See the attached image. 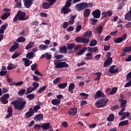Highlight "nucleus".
Listing matches in <instances>:
<instances>
[{"mask_svg":"<svg viewBox=\"0 0 131 131\" xmlns=\"http://www.w3.org/2000/svg\"><path fill=\"white\" fill-rule=\"evenodd\" d=\"M42 118H43V115H42V114H38L35 116V120H36V121H38L41 120Z\"/></svg>","mask_w":131,"mask_h":131,"instance_id":"c85d7f7f","label":"nucleus"},{"mask_svg":"<svg viewBox=\"0 0 131 131\" xmlns=\"http://www.w3.org/2000/svg\"><path fill=\"white\" fill-rule=\"evenodd\" d=\"M34 46V42L30 41L29 43L26 46V50H30Z\"/></svg>","mask_w":131,"mask_h":131,"instance_id":"7c9ffc66","label":"nucleus"},{"mask_svg":"<svg viewBox=\"0 0 131 131\" xmlns=\"http://www.w3.org/2000/svg\"><path fill=\"white\" fill-rule=\"evenodd\" d=\"M77 16V15L76 14L71 16L70 20H69V24H70V25H72L74 24V20H75V18H76Z\"/></svg>","mask_w":131,"mask_h":131,"instance_id":"6ab92c4d","label":"nucleus"},{"mask_svg":"<svg viewBox=\"0 0 131 131\" xmlns=\"http://www.w3.org/2000/svg\"><path fill=\"white\" fill-rule=\"evenodd\" d=\"M93 35V32L91 31H88L84 34V37H91Z\"/></svg>","mask_w":131,"mask_h":131,"instance_id":"f704fd0d","label":"nucleus"},{"mask_svg":"<svg viewBox=\"0 0 131 131\" xmlns=\"http://www.w3.org/2000/svg\"><path fill=\"white\" fill-rule=\"evenodd\" d=\"M48 48H49V46L45 45H40L39 46V49L41 51H46Z\"/></svg>","mask_w":131,"mask_h":131,"instance_id":"c9c22d12","label":"nucleus"},{"mask_svg":"<svg viewBox=\"0 0 131 131\" xmlns=\"http://www.w3.org/2000/svg\"><path fill=\"white\" fill-rule=\"evenodd\" d=\"M7 73H8V72L7 71H4L2 70L0 72V76H5V75H6Z\"/></svg>","mask_w":131,"mask_h":131,"instance_id":"0e129e2a","label":"nucleus"},{"mask_svg":"<svg viewBox=\"0 0 131 131\" xmlns=\"http://www.w3.org/2000/svg\"><path fill=\"white\" fill-rule=\"evenodd\" d=\"M90 14H91V9H86L84 10V12H83L84 17H89V16H90Z\"/></svg>","mask_w":131,"mask_h":131,"instance_id":"a878e982","label":"nucleus"},{"mask_svg":"<svg viewBox=\"0 0 131 131\" xmlns=\"http://www.w3.org/2000/svg\"><path fill=\"white\" fill-rule=\"evenodd\" d=\"M33 91H35V90H34V89L32 87L30 86V87L28 88L27 89L26 95H28V94H31V93L33 92Z\"/></svg>","mask_w":131,"mask_h":131,"instance_id":"e433bc0d","label":"nucleus"},{"mask_svg":"<svg viewBox=\"0 0 131 131\" xmlns=\"http://www.w3.org/2000/svg\"><path fill=\"white\" fill-rule=\"evenodd\" d=\"M105 95H104V93L103 92L101 91V90H99L96 92V94L95 95H94V97L96 99H99V98L104 97Z\"/></svg>","mask_w":131,"mask_h":131,"instance_id":"dca6fc26","label":"nucleus"},{"mask_svg":"<svg viewBox=\"0 0 131 131\" xmlns=\"http://www.w3.org/2000/svg\"><path fill=\"white\" fill-rule=\"evenodd\" d=\"M59 52L60 53H63L64 54H66V53H67V47L66 46H62L59 48Z\"/></svg>","mask_w":131,"mask_h":131,"instance_id":"c756f323","label":"nucleus"},{"mask_svg":"<svg viewBox=\"0 0 131 131\" xmlns=\"http://www.w3.org/2000/svg\"><path fill=\"white\" fill-rule=\"evenodd\" d=\"M114 41L115 43H120L123 41L122 38L121 37H119L117 38L114 39Z\"/></svg>","mask_w":131,"mask_h":131,"instance_id":"79ce46f5","label":"nucleus"},{"mask_svg":"<svg viewBox=\"0 0 131 131\" xmlns=\"http://www.w3.org/2000/svg\"><path fill=\"white\" fill-rule=\"evenodd\" d=\"M41 127L42 128H43V129L46 130V129H49V128H51L52 126L50 125V123H47L45 124H43L41 125Z\"/></svg>","mask_w":131,"mask_h":131,"instance_id":"b1692460","label":"nucleus"},{"mask_svg":"<svg viewBox=\"0 0 131 131\" xmlns=\"http://www.w3.org/2000/svg\"><path fill=\"white\" fill-rule=\"evenodd\" d=\"M0 100L2 102V103H3V104H8V99H7L6 98H4L3 97H1L0 98Z\"/></svg>","mask_w":131,"mask_h":131,"instance_id":"09e8293b","label":"nucleus"},{"mask_svg":"<svg viewBox=\"0 0 131 131\" xmlns=\"http://www.w3.org/2000/svg\"><path fill=\"white\" fill-rule=\"evenodd\" d=\"M54 64L55 65L56 68H68L69 67V64L67 63L66 62H62L60 60H55Z\"/></svg>","mask_w":131,"mask_h":131,"instance_id":"20e7f679","label":"nucleus"},{"mask_svg":"<svg viewBox=\"0 0 131 131\" xmlns=\"http://www.w3.org/2000/svg\"><path fill=\"white\" fill-rule=\"evenodd\" d=\"M97 43H98V41H97L96 39H93L91 40L89 43V46L90 47H95L97 46Z\"/></svg>","mask_w":131,"mask_h":131,"instance_id":"bb28decb","label":"nucleus"},{"mask_svg":"<svg viewBox=\"0 0 131 131\" xmlns=\"http://www.w3.org/2000/svg\"><path fill=\"white\" fill-rule=\"evenodd\" d=\"M10 15L11 12H6L1 16V18L2 20H7Z\"/></svg>","mask_w":131,"mask_h":131,"instance_id":"aec40b11","label":"nucleus"},{"mask_svg":"<svg viewBox=\"0 0 131 131\" xmlns=\"http://www.w3.org/2000/svg\"><path fill=\"white\" fill-rule=\"evenodd\" d=\"M8 27V24L5 23L2 26L0 29V40H2L4 38V32L7 28Z\"/></svg>","mask_w":131,"mask_h":131,"instance_id":"0eeeda50","label":"nucleus"},{"mask_svg":"<svg viewBox=\"0 0 131 131\" xmlns=\"http://www.w3.org/2000/svg\"><path fill=\"white\" fill-rule=\"evenodd\" d=\"M71 2H72V0H68L64 7H66L67 8H70V7H71Z\"/></svg>","mask_w":131,"mask_h":131,"instance_id":"de8ad7c7","label":"nucleus"},{"mask_svg":"<svg viewBox=\"0 0 131 131\" xmlns=\"http://www.w3.org/2000/svg\"><path fill=\"white\" fill-rule=\"evenodd\" d=\"M7 115L5 117L6 119L7 118H10V117H12L13 116V108L11 107H8L7 109Z\"/></svg>","mask_w":131,"mask_h":131,"instance_id":"ddd939ff","label":"nucleus"},{"mask_svg":"<svg viewBox=\"0 0 131 131\" xmlns=\"http://www.w3.org/2000/svg\"><path fill=\"white\" fill-rule=\"evenodd\" d=\"M115 118V117L114 116V115L113 114H111L107 119L108 121H113Z\"/></svg>","mask_w":131,"mask_h":131,"instance_id":"a19ab883","label":"nucleus"},{"mask_svg":"<svg viewBox=\"0 0 131 131\" xmlns=\"http://www.w3.org/2000/svg\"><path fill=\"white\" fill-rule=\"evenodd\" d=\"M19 48V43H16L14 44L12 47L10 49V52H15L17 49Z\"/></svg>","mask_w":131,"mask_h":131,"instance_id":"5701e85b","label":"nucleus"},{"mask_svg":"<svg viewBox=\"0 0 131 131\" xmlns=\"http://www.w3.org/2000/svg\"><path fill=\"white\" fill-rule=\"evenodd\" d=\"M102 18H106V17H110L112 16V12L111 11H107L106 12H103L101 14Z\"/></svg>","mask_w":131,"mask_h":131,"instance_id":"a211bd4d","label":"nucleus"},{"mask_svg":"<svg viewBox=\"0 0 131 131\" xmlns=\"http://www.w3.org/2000/svg\"><path fill=\"white\" fill-rule=\"evenodd\" d=\"M51 103L53 105H60L61 103V101L58 99H54L52 100Z\"/></svg>","mask_w":131,"mask_h":131,"instance_id":"393cba45","label":"nucleus"},{"mask_svg":"<svg viewBox=\"0 0 131 131\" xmlns=\"http://www.w3.org/2000/svg\"><path fill=\"white\" fill-rule=\"evenodd\" d=\"M75 88V84H74V83H71L69 86L68 92H69V93H71V94H73V90H74Z\"/></svg>","mask_w":131,"mask_h":131,"instance_id":"412c9836","label":"nucleus"},{"mask_svg":"<svg viewBox=\"0 0 131 131\" xmlns=\"http://www.w3.org/2000/svg\"><path fill=\"white\" fill-rule=\"evenodd\" d=\"M52 6V4H50V3H49L48 2H44L42 4V7L43 9H49Z\"/></svg>","mask_w":131,"mask_h":131,"instance_id":"2f4dec72","label":"nucleus"},{"mask_svg":"<svg viewBox=\"0 0 131 131\" xmlns=\"http://www.w3.org/2000/svg\"><path fill=\"white\" fill-rule=\"evenodd\" d=\"M96 77L95 78L94 80H99L101 78V76H102V73L101 72H97L95 74Z\"/></svg>","mask_w":131,"mask_h":131,"instance_id":"72a5a7b5","label":"nucleus"},{"mask_svg":"<svg viewBox=\"0 0 131 131\" xmlns=\"http://www.w3.org/2000/svg\"><path fill=\"white\" fill-rule=\"evenodd\" d=\"M23 61L25 62V66H26V67H28V66H30V64L32 63V61H30L27 58H23Z\"/></svg>","mask_w":131,"mask_h":131,"instance_id":"4be33fe9","label":"nucleus"},{"mask_svg":"<svg viewBox=\"0 0 131 131\" xmlns=\"http://www.w3.org/2000/svg\"><path fill=\"white\" fill-rule=\"evenodd\" d=\"M119 101L120 102V107L122 108L120 112L118 113L119 115H122L123 114V112L125 111V107H126V103H127V101L123 99H119Z\"/></svg>","mask_w":131,"mask_h":131,"instance_id":"423d86ee","label":"nucleus"},{"mask_svg":"<svg viewBox=\"0 0 131 131\" xmlns=\"http://www.w3.org/2000/svg\"><path fill=\"white\" fill-rule=\"evenodd\" d=\"M123 51L124 53H128V52H131V47H125Z\"/></svg>","mask_w":131,"mask_h":131,"instance_id":"864d4df0","label":"nucleus"},{"mask_svg":"<svg viewBox=\"0 0 131 131\" xmlns=\"http://www.w3.org/2000/svg\"><path fill=\"white\" fill-rule=\"evenodd\" d=\"M75 7L77 11H83V10L86 9V8H92V7H93V3H86L85 2H83L76 5Z\"/></svg>","mask_w":131,"mask_h":131,"instance_id":"7ed1b4c3","label":"nucleus"},{"mask_svg":"<svg viewBox=\"0 0 131 131\" xmlns=\"http://www.w3.org/2000/svg\"><path fill=\"white\" fill-rule=\"evenodd\" d=\"M16 41L17 42H25V38L24 37H19L17 39Z\"/></svg>","mask_w":131,"mask_h":131,"instance_id":"c03bdc74","label":"nucleus"},{"mask_svg":"<svg viewBox=\"0 0 131 131\" xmlns=\"http://www.w3.org/2000/svg\"><path fill=\"white\" fill-rule=\"evenodd\" d=\"M103 30V26H99L97 29L96 31H97L98 33H101Z\"/></svg>","mask_w":131,"mask_h":131,"instance_id":"603ef678","label":"nucleus"},{"mask_svg":"<svg viewBox=\"0 0 131 131\" xmlns=\"http://www.w3.org/2000/svg\"><path fill=\"white\" fill-rule=\"evenodd\" d=\"M127 124H128V120H126L120 122L119 124V126H122L123 125H126Z\"/></svg>","mask_w":131,"mask_h":131,"instance_id":"58836bf2","label":"nucleus"},{"mask_svg":"<svg viewBox=\"0 0 131 131\" xmlns=\"http://www.w3.org/2000/svg\"><path fill=\"white\" fill-rule=\"evenodd\" d=\"M33 114H34V111L33 108H30L29 111L25 114V117L26 118H29V117L33 116Z\"/></svg>","mask_w":131,"mask_h":131,"instance_id":"9d476101","label":"nucleus"},{"mask_svg":"<svg viewBox=\"0 0 131 131\" xmlns=\"http://www.w3.org/2000/svg\"><path fill=\"white\" fill-rule=\"evenodd\" d=\"M20 55V53L18 52H15L13 55L12 56V59H16V58H18Z\"/></svg>","mask_w":131,"mask_h":131,"instance_id":"052dcab7","label":"nucleus"},{"mask_svg":"<svg viewBox=\"0 0 131 131\" xmlns=\"http://www.w3.org/2000/svg\"><path fill=\"white\" fill-rule=\"evenodd\" d=\"M125 20H127V21H131V13L130 12H128L126 13L125 15Z\"/></svg>","mask_w":131,"mask_h":131,"instance_id":"cd10ccee","label":"nucleus"},{"mask_svg":"<svg viewBox=\"0 0 131 131\" xmlns=\"http://www.w3.org/2000/svg\"><path fill=\"white\" fill-rule=\"evenodd\" d=\"M109 71L112 74H113L114 73H116L118 72V68H117L115 66H112L110 67Z\"/></svg>","mask_w":131,"mask_h":131,"instance_id":"2eb2a0df","label":"nucleus"},{"mask_svg":"<svg viewBox=\"0 0 131 131\" xmlns=\"http://www.w3.org/2000/svg\"><path fill=\"white\" fill-rule=\"evenodd\" d=\"M111 64H112V57H109L105 60L103 63V66L104 67H108V66H110Z\"/></svg>","mask_w":131,"mask_h":131,"instance_id":"9b49d317","label":"nucleus"},{"mask_svg":"<svg viewBox=\"0 0 131 131\" xmlns=\"http://www.w3.org/2000/svg\"><path fill=\"white\" fill-rule=\"evenodd\" d=\"M63 56L62 55H59L58 54H55V58H56V59H62V58H63Z\"/></svg>","mask_w":131,"mask_h":131,"instance_id":"69168bd1","label":"nucleus"},{"mask_svg":"<svg viewBox=\"0 0 131 131\" xmlns=\"http://www.w3.org/2000/svg\"><path fill=\"white\" fill-rule=\"evenodd\" d=\"M116 92H117V88L114 87V88H113L112 90L110 92V94L114 95V94L116 93Z\"/></svg>","mask_w":131,"mask_h":131,"instance_id":"49530a36","label":"nucleus"},{"mask_svg":"<svg viewBox=\"0 0 131 131\" xmlns=\"http://www.w3.org/2000/svg\"><path fill=\"white\" fill-rule=\"evenodd\" d=\"M68 8L69 7H67L66 6H63L61 9V12L64 15H66V14H68V13H70V12H71V9Z\"/></svg>","mask_w":131,"mask_h":131,"instance_id":"f3484780","label":"nucleus"},{"mask_svg":"<svg viewBox=\"0 0 131 131\" xmlns=\"http://www.w3.org/2000/svg\"><path fill=\"white\" fill-rule=\"evenodd\" d=\"M27 58L28 59H32L34 57V53L31 52H29L27 55H26Z\"/></svg>","mask_w":131,"mask_h":131,"instance_id":"4c0bfd02","label":"nucleus"},{"mask_svg":"<svg viewBox=\"0 0 131 131\" xmlns=\"http://www.w3.org/2000/svg\"><path fill=\"white\" fill-rule=\"evenodd\" d=\"M43 58H46L47 60H51L52 59V54L47 52L41 56L40 59H43Z\"/></svg>","mask_w":131,"mask_h":131,"instance_id":"4468645a","label":"nucleus"},{"mask_svg":"<svg viewBox=\"0 0 131 131\" xmlns=\"http://www.w3.org/2000/svg\"><path fill=\"white\" fill-rule=\"evenodd\" d=\"M92 14L94 18L99 19L101 16V11L99 9H96L93 12Z\"/></svg>","mask_w":131,"mask_h":131,"instance_id":"6e6552de","label":"nucleus"},{"mask_svg":"<svg viewBox=\"0 0 131 131\" xmlns=\"http://www.w3.org/2000/svg\"><path fill=\"white\" fill-rule=\"evenodd\" d=\"M40 108V105H35L33 107L34 111L35 112H37Z\"/></svg>","mask_w":131,"mask_h":131,"instance_id":"bf43d9fd","label":"nucleus"},{"mask_svg":"<svg viewBox=\"0 0 131 131\" xmlns=\"http://www.w3.org/2000/svg\"><path fill=\"white\" fill-rule=\"evenodd\" d=\"M15 2L16 3L15 6L16 8H21V7H22V4H21V2H19V0H15Z\"/></svg>","mask_w":131,"mask_h":131,"instance_id":"3c124183","label":"nucleus"},{"mask_svg":"<svg viewBox=\"0 0 131 131\" xmlns=\"http://www.w3.org/2000/svg\"><path fill=\"white\" fill-rule=\"evenodd\" d=\"M33 1L34 0H24V5L26 8H27V9L30 8V7H31V6L32 5V4H33Z\"/></svg>","mask_w":131,"mask_h":131,"instance_id":"1a4fd4ad","label":"nucleus"},{"mask_svg":"<svg viewBox=\"0 0 131 131\" xmlns=\"http://www.w3.org/2000/svg\"><path fill=\"white\" fill-rule=\"evenodd\" d=\"M90 21H91L92 22V25H95L97 22H98V19H96L95 18H92L90 19Z\"/></svg>","mask_w":131,"mask_h":131,"instance_id":"338daca9","label":"nucleus"},{"mask_svg":"<svg viewBox=\"0 0 131 131\" xmlns=\"http://www.w3.org/2000/svg\"><path fill=\"white\" fill-rule=\"evenodd\" d=\"M24 83V82L23 81H19L17 82H13L12 84L13 85H15V86H21V85H23V84Z\"/></svg>","mask_w":131,"mask_h":131,"instance_id":"473e14b6","label":"nucleus"},{"mask_svg":"<svg viewBox=\"0 0 131 131\" xmlns=\"http://www.w3.org/2000/svg\"><path fill=\"white\" fill-rule=\"evenodd\" d=\"M37 67V63H35L34 64H32L31 66V70L33 71H34L36 69Z\"/></svg>","mask_w":131,"mask_h":131,"instance_id":"774afa93","label":"nucleus"},{"mask_svg":"<svg viewBox=\"0 0 131 131\" xmlns=\"http://www.w3.org/2000/svg\"><path fill=\"white\" fill-rule=\"evenodd\" d=\"M66 86H67V83H60L58 85V87L59 88V89H65Z\"/></svg>","mask_w":131,"mask_h":131,"instance_id":"37998d69","label":"nucleus"},{"mask_svg":"<svg viewBox=\"0 0 131 131\" xmlns=\"http://www.w3.org/2000/svg\"><path fill=\"white\" fill-rule=\"evenodd\" d=\"M47 89V85L43 86L42 88H40L39 90L37 91V93H42Z\"/></svg>","mask_w":131,"mask_h":131,"instance_id":"680f3d73","label":"nucleus"},{"mask_svg":"<svg viewBox=\"0 0 131 131\" xmlns=\"http://www.w3.org/2000/svg\"><path fill=\"white\" fill-rule=\"evenodd\" d=\"M34 129H36V130H39L40 128H41V126L39 124H35L34 126Z\"/></svg>","mask_w":131,"mask_h":131,"instance_id":"e2e57ef3","label":"nucleus"},{"mask_svg":"<svg viewBox=\"0 0 131 131\" xmlns=\"http://www.w3.org/2000/svg\"><path fill=\"white\" fill-rule=\"evenodd\" d=\"M11 104L13 105L14 108L16 109V110H22V109L25 107L26 101L23 98H19L16 100L12 101Z\"/></svg>","mask_w":131,"mask_h":131,"instance_id":"f257e3e1","label":"nucleus"},{"mask_svg":"<svg viewBox=\"0 0 131 131\" xmlns=\"http://www.w3.org/2000/svg\"><path fill=\"white\" fill-rule=\"evenodd\" d=\"M75 47V45L73 43L69 44L67 46L68 50H72Z\"/></svg>","mask_w":131,"mask_h":131,"instance_id":"5fc2aeb1","label":"nucleus"},{"mask_svg":"<svg viewBox=\"0 0 131 131\" xmlns=\"http://www.w3.org/2000/svg\"><path fill=\"white\" fill-rule=\"evenodd\" d=\"M34 97H35L34 95L32 94H29L27 96V98L29 100H33V99H34Z\"/></svg>","mask_w":131,"mask_h":131,"instance_id":"6e6d98bb","label":"nucleus"},{"mask_svg":"<svg viewBox=\"0 0 131 131\" xmlns=\"http://www.w3.org/2000/svg\"><path fill=\"white\" fill-rule=\"evenodd\" d=\"M15 68H16V67H14V64H13V63L9 64L7 67L8 70H12L13 69H15Z\"/></svg>","mask_w":131,"mask_h":131,"instance_id":"8fccbe9b","label":"nucleus"},{"mask_svg":"<svg viewBox=\"0 0 131 131\" xmlns=\"http://www.w3.org/2000/svg\"><path fill=\"white\" fill-rule=\"evenodd\" d=\"M32 85H33V87L32 88H33L34 90L35 91L36 90H37V88L39 86V83H38L37 82H34L32 83Z\"/></svg>","mask_w":131,"mask_h":131,"instance_id":"ea45409f","label":"nucleus"},{"mask_svg":"<svg viewBox=\"0 0 131 131\" xmlns=\"http://www.w3.org/2000/svg\"><path fill=\"white\" fill-rule=\"evenodd\" d=\"M77 113V108L76 107H73L70 109L68 113V115H70L71 116H73V115H76Z\"/></svg>","mask_w":131,"mask_h":131,"instance_id":"f8f14e48","label":"nucleus"},{"mask_svg":"<svg viewBox=\"0 0 131 131\" xmlns=\"http://www.w3.org/2000/svg\"><path fill=\"white\" fill-rule=\"evenodd\" d=\"M28 18H29V16H28V15H26V13L25 12L19 10L14 17L13 21V22H17L18 20L25 21L27 20Z\"/></svg>","mask_w":131,"mask_h":131,"instance_id":"f03ea898","label":"nucleus"},{"mask_svg":"<svg viewBox=\"0 0 131 131\" xmlns=\"http://www.w3.org/2000/svg\"><path fill=\"white\" fill-rule=\"evenodd\" d=\"M109 101V100L107 99H99L95 103V106L97 108H102L105 107L107 105V103Z\"/></svg>","mask_w":131,"mask_h":131,"instance_id":"39448f33","label":"nucleus"},{"mask_svg":"<svg viewBox=\"0 0 131 131\" xmlns=\"http://www.w3.org/2000/svg\"><path fill=\"white\" fill-rule=\"evenodd\" d=\"M90 42V39L82 37V43H88Z\"/></svg>","mask_w":131,"mask_h":131,"instance_id":"13d9d810","label":"nucleus"},{"mask_svg":"<svg viewBox=\"0 0 131 131\" xmlns=\"http://www.w3.org/2000/svg\"><path fill=\"white\" fill-rule=\"evenodd\" d=\"M26 92V90L24 89H22L18 91V94L19 96H23V95L25 94Z\"/></svg>","mask_w":131,"mask_h":131,"instance_id":"a18cd8bd","label":"nucleus"},{"mask_svg":"<svg viewBox=\"0 0 131 131\" xmlns=\"http://www.w3.org/2000/svg\"><path fill=\"white\" fill-rule=\"evenodd\" d=\"M80 96L83 97V99L84 100H86V99H88V97H89V94L84 93H81L80 94Z\"/></svg>","mask_w":131,"mask_h":131,"instance_id":"4d7b16f0","label":"nucleus"}]
</instances>
